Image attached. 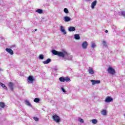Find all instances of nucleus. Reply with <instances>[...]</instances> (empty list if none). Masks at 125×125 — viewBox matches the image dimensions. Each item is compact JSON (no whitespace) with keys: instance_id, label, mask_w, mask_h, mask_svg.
<instances>
[{"instance_id":"f257e3e1","label":"nucleus","mask_w":125,"mask_h":125,"mask_svg":"<svg viewBox=\"0 0 125 125\" xmlns=\"http://www.w3.org/2000/svg\"><path fill=\"white\" fill-rule=\"evenodd\" d=\"M52 53H53L54 55H57L59 57L64 58L65 61H66V60L71 61V60L73 59V56L67 52V51L64 50L62 52H59L53 49L52 50Z\"/></svg>"},{"instance_id":"f03ea898","label":"nucleus","mask_w":125,"mask_h":125,"mask_svg":"<svg viewBox=\"0 0 125 125\" xmlns=\"http://www.w3.org/2000/svg\"><path fill=\"white\" fill-rule=\"evenodd\" d=\"M107 72L109 75H114L115 74H116V71L115 70V69L113 68L112 67H109L107 69Z\"/></svg>"},{"instance_id":"7ed1b4c3","label":"nucleus","mask_w":125,"mask_h":125,"mask_svg":"<svg viewBox=\"0 0 125 125\" xmlns=\"http://www.w3.org/2000/svg\"><path fill=\"white\" fill-rule=\"evenodd\" d=\"M52 119L56 123H60V122H61L60 117H59V116L57 114L53 115L52 116Z\"/></svg>"},{"instance_id":"20e7f679","label":"nucleus","mask_w":125,"mask_h":125,"mask_svg":"<svg viewBox=\"0 0 125 125\" xmlns=\"http://www.w3.org/2000/svg\"><path fill=\"white\" fill-rule=\"evenodd\" d=\"M87 45H88V43L86 41L83 42L82 44V46L83 49H86V48H87Z\"/></svg>"},{"instance_id":"39448f33","label":"nucleus","mask_w":125,"mask_h":125,"mask_svg":"<svg viewBox=\"0 0 125 125\" xmlns=\"http://www.w3.org/2000/svg\"><path fill=\"white\" fill-rule=\"evenodd\" d=\"M34 81H35V79L32 76H29L28 78V82L29 83H34Z\"/></svg>"},{"instance_id":"423d86ee","label":"nucleus","mask_w":125,"mask_h":125,"mask_svg":"<svg viewBox=\"0 0 125 125\" xmlns=\"http://www.w3.org/2000/svg\"><path fill=\"white\" fill-rule=\"evenodd\" d=\"M5 50L10 55H13V54H14V53L13 52V51L11 48H6L5 49Z\"/></svg>"},{"instance_id":"0eeeda50","label":"nucleus","mask_w":125,"mask_h":125,"mask_svg":"<svg viewBox=\"0 0 125 125\" xmlns=\"http://www.w3.org/2000/svg\"><path fill=\"white\" fill-rule=\"evenodd\" d=\"M104 101L106 103H110V102H112V101H113V98L110 97H107L105 98Z\"/></svg>"},{"instance_id":"6e6552de","label":"nucleus","mask_w":125,"mask_h":125,"mask_svg":"<svg viewBox=\"0 0 125 125\" xmlns=\"http://www.w3.org/2000/svg\"><path fill=\"white\" fill-rule=\"evenodd\" d=\"M91 83H92V84L93 85H94V84H96L97 83H100V80H90Z\"/></svg>"},{"instance_id":"1a4fd4ad","label":"nucleus","mask_w":125,"mask_h":125,"mask_svg":"<svg viewBox=\"0 0 125 125\" xmlns=\"http://www.w3.org/2000/svg\"><path fill=\"white\" fill-rule=\"evenodd\" d=\"M88 72L90 75H93L94 74V70L92 67H89Z\"/></svg>"},{"instance_id":"9d476101","label":"nucleus","mask_w":125,"mask_h":125,"mask_svg":"<svg viewBox=\"0 0 125 125\" xmlns=\"http://www.w3.org/2000/svg\"><path fill=\"white\" fill-rule=\"evenodd\" d=\"M63 20L64 22H69V21H71V18L68 16H65L63 18Z\"/></svg>"},{"instance_id":"9b49d317","label":"nucleus","mask_w":125,"mask_h":125,"mask_svg":"<svg viewBox=\"0 0 125 125\" xmlns=\"http://www.w3.org/2000/svg\"><path fill=\"white\" fill-rule=\"evenodd\" d=\"M14 85V84H13V83H12V82H10L9 83V84H8V86L9 87V88L10 89V90H11V91H13V86Z\"/></svg>"},{"instance_id":"f8f14e48","label":"nucleus","mask_w":125,"mask_h":125,"mask_svg":"<svg viewBox=\"0 0 125 125\" xmlns=\"http://www.w3.org/2000/svg\"><path fill=\"white\" fill-rule=\"evenodd\" d=\"M68 30L69 32H74L76 31V27L74 26H70L69 27H68Z\"/></svg>"},{"instance_id":"ddd939ff","label":"nucleus","mask_w":125,"mask_h":125,"mask_svg":"<svg viewBox=\"0 0 125 125\" xmlns=\"http://www.w3.org/2000/svg\"><path fill=\"white\" fill-rule=\"evenodd\" d=\"M97 3V0H94V1H93L92 2L91 5V7L92 9H93L94 8V7H95V5H96Z\"/></svg>"},{"instance_id":"4468645a","label":"nucleus","mask_w":125,"mask_h":125,"mask_svg":"<svg viewBox=\"0 0 125 125\" xmlns=\"http://www.w3.org/2000/svg\"><path fill=\"white\" fill-rule=\"evenodd\" d=\"M61 32H62V33H63L64 35H66V34H67L66 30H65V28L62 26H61Z\"/></svg>"},{"instance_id":"2eb2a0df","label":"nucleus","mask_w":125,"mask_h":125,"mask_svg":"<svg viewBox=\"0 0 125 125\" xmlns=\"http://www.w3.org/2000/svg\"><path fill=\"white\" fill-rule=\"evenodd\" d=\"M51 62V59H48L45 61L43 62V64H49V63H50Z\"/></svg>"},{"instance_id":"dca6fc26","label":"nucleus","mask_w":125,"mask_h":125,"mask_svg":"<svg viewBox=\"0 0 125 125\" xmlns=\"http://www.w3.org/2000/svg\"><path fill=\"white\" fill-rule=\"evenodd\" d=\"M101 113L103 116H106V115H107V111L105 109H102V111L101 112Z\"/></svg>"},{"instance_id":"f3484780","label":"nucleus","mask_w":125,"mask_h":125,"mask_svg":"<svg viewBox=\"0 0 125 125\" xmlns=\"http://www.w3.org/2000/svg\"><path fill=\"white\" fill-rule=\"evenodd\" d=\"M25 104L27 106H29V107H32V104H31V103H30V102H29V101L25 100Z\"/></svg>"},{"instance_id":"a211bd4d","label":"nucleus","mask_w":125,"mask_h":125,"mask_svg":"<svg viewBox=\"0 0 125 125\" xmlns=\"http://www.w3.org/2000/svg\"><path fill=\"white\" fill-rule=\"evenodd\" d=\"M74 39L75 40H80L81 39V37H80L79 34H75L74 35Z\"/></svg>"},{"instance_id":"6ab92c4d","label":"nucleus","mask_w":125,"mask_h":125,"mask_svg":"<svg viewBox=\"0 0 125 125\" xmlns=\"http://www.w3.org/2000/svg\"><path fill=\"white\" fill-rule=\"evenodd\" d=\"M37 13H39V14H42V12H43V11L42 9H38L36 11Z\"/></svg>"},{"instance_id":"aec40b11","label":"nucleus","mask_w":125,"mask_h":125,"mask_svg":"<svg viewBox=\"0 0 125 125\" xmlns=\"http://www.w3.org/2000/svg\"><path fill=\"white\" fill-rule=\"evenodd\" d=\"M60 81H61L62 83H64L65 82V77H60L59 78Z\"/></svg>"},{"instance_id":"412c9836","label":"nucleus","mask_w":125,"mask_h":125,"mask_svg":"<svg viewBox=\"0 0 125 125\" xmlns=\"http://www.w3.org/2000/svg\"><path fill=\"white\" fill-rule=\"evenodd\" d=\"M91 122L92 123V124H93L94 125H96V124H97V120L96 119H93L91 120Z\"/></svg>"},{"instance_id":"4be33fe9","label":"nucleus","mask_w":125,"mask_h":125,"mask_svg":"<svg viewBox=\"0 0 125 125\" xmlns=\"http://www.w3.org/2000/svg\"><path fill=\"white\" fill-rule=\"evenodd\" d=\"M95 47H96V44H95V43L92 42L91 46V48H95Z\"/></svg>"},{"instance_id":"5701e85b","label":"nucleus","mask_w":125,"mask_h":125,"mask_svg":"<svg viewBox=\"0 0 125 125\" xmlns=\"http://www.w3.org/2000/svg\"><path fill=\"white\" fill-rule=\"evenodd\" d=\"M39 59H40V60H42L43 59H44V57L43 56V55L42 54H41L39 55Z\"/></svg>"},{"instance_id":"b1692460","label":"nucleus","mask_w":125,"mask_h":125,"mask_svg":"<svg viewBox=\"0 0 125 125\" xmlns=\"http://www.w3.org/2000/svg\"><path fill=\"white\" fill-rule=\"evenodd\" d=\"M102 43L105 47H107V42H106L105 41H102Z\"/></svg>"},{"instance_id":"393cba45","label":"nucleus","mask_w":125,"mask_h":125,"mask_svg":"<svg viewBox=\"0 0 125 125\" xmlns=\"http://www.w3.org/2000/svg\"><path fill=\"white\" fill-rule=\"evenodd\" d=\"M34 102H35L36 103H39L40 102V99L36 98L34 100Z\"/></svg>"},{"instance_id":"a878e982","label":"nucleus","mask_w":125,"mask_h":125,"mask_svg":"<svg viewBox=\"0 0 125 125\" xmlns=\"http://www.w3.org/2000/svg\"><path fill=\"white\" fill-rule=\"evenodd\" d=\"M63 11L64 13H66V14H68V13H69V10L68 9H67V8H65L63 10Z\"/></svg>"},{"instance_id":"bb28decb","label":"nucleus","mask_w":125,"mask_h":125,"mask_svg":"<svg viewBox=\"0 0 125 125\" xmlns=\"http://www.w3.org/2000/svg\"><path fill=\"white\" fill-rule=\"evenodd\" d=\"M5 106V105L3 103H0V107H1V108H4Z\"/></svg>"},{"instance_id":"cd10ccee","label":"nucleus","mask_w":125,"mask_h":125,"mask_svg":"<svg viewBox=\"0 0 125 125\" xmlns=\"http://www.w3.org/2000/svg\"><path fill=\"white\" fill-rule=\"evenodd\" d=\"M78 121H79L80 123H81L82 124H83V123H84L83 119L82 118H79L78 119Z\"/></svg>"},{"instance_id":"c85d7f7f","label":"nucleus","mask_w":125,"mask_h":125,"mask_svg":"<svg viewBox=\"0 0 125 125\" xmlns=\"http://www.w3.org/2000/svg\"><path fill=\"white\" fill-rule=\"evenodd\" d=\"M53 71H55L56 72H57L58 71V68L56 66H55L53 68Z\"/></svg>"},{"instance_id":"c756f323","label":"nucleus","mask_w":125,"mask_h":125,"mask_svg":"<svg viewBox=\"0 0 125 125\" xmlns=\"http://www.w3.org/2000/svg\"><path fill=\"white\" fill-rule=\"evenodd\" d=\"M34 121H35V122H39V118L37 117H34L33 118Z\"/></svg>"},{"instance_id":"7c9ffc66","label":"nucleus","mask_w":125,"mask_h":125,"mask_svg":"<svg viewBox=\"0 0 125 125\" xmlns=\"http://www.w3.org/2000/svg\"><path fill=\"white\" fill-rule=\"evenodd\" d=\"M10 48H12V49H15V48H16V46L15 45H11Z\"/></svg>"},{"instance_id":"2f4dec72","label":"nucleus","mask_w":125,"mask_h":125,"mask_svg":"<svg viewBox=\"0 0 125 125\" xmlns=\"http://www.w3.org/2000/svg\"><path fill=\"white\" fill-rule=\"evenodd\" d=\"M70 78L69 77H65V82H69L70 81Z\"/></svg>"},{"instance_id":"473e14b6","label":"nucleus","mask_w":125,"mask_h":125,"mask_svg":"<svg viewBox=\"0 0 125 125\" xmlns=\"http://www.w3.org/2000/svg\"><path fill=\"white\" fill-rule=\"evenodd\" d=\"M121 15L123 16V17H125V11H122L121 12Z\"/></svg>"},{"instance_id":"72a5a7b5","label":"nucleus","mask_w":125,"mask_h":125,"mask_svg":"<svg viewBox=\"0 0 125 125\" xmlns=\"http://www.w3.org/2000/svg\"><path fill=\"white\" fill-rule=\"evenodd\" d=\"M61 90H62V92H64V93H66V90H65V89L63 87H61Z\"/></svg>"},{"instance_id":"f704fd0d","label":"nucleus","mask_w":125,"mask_h":125,"mask_svg":"<svg viewBox=\"0 0 125 125\" xmlns=\"http://www.w3.org/2000/svg\"><path fill=\"white\" fill-rule=\"evenodd\" d=\"M0 85L1 86H2V87H4V86H5V84H3V83H0Z\"/></svg>"},{"instance_id":"c9c22d12","label":"nucleus","mask_w":125,"mask_h":125,"mask_svg":"<svg viewBox=\"0 0 125 125\" xmlns=\"http://www.w3.org/2000/svg\"><path fill=\"white\" fill-rule=\"evenodd\" d=\"M4 89H5L6 90H7V87H6V86L5 85V86L3 87V88Z\"/></svg>"},{"instance_id":"e433bc0d","label":"nucleus","mask_w":125,"mask_h":125,"mask_svg":"<svg viewBox=\"0 0 125 125\" xmlns=\"http://www.w3.org/2000/svg\"><path fill=\"white\" fill-rule=\"evenodd\" d=\"M105 33H108V30H106L105 31Z\"/></svg>"},{"instance_id":"4c0bfd02","label":"nucleus","mask_w":125,"mask_h":125,"mask_svg":"<svg viewBox=\"0 0 125 125\" xmlns=\"http://www.w3.org/2000/svg\"><path fill=\"white\" fill-rule=\"evenodd\" d=\"M85 1H90V0H85Z\"/></svg>"},{"instance_id":"58836bf2","label":"nucleus","mask_w":125,"mask_h":125,"mask_svg":"<svg viewBox=\"0 0 125 125\" xmlns=\"http://www.w3.org/2000/svg\"><path fill=\"white\" fill-rule=\"evenodd\" d=\"M35 32H37V31H38V29H35Z\"/></svg>"},{"instance_id":"ea45409f","label":"nucleus","mask_w":125,"mask_h":125,"mask_svg":"<svg viewBox=\"0 0 125 125\" xmlns=\"http://www.w3.org/2000/svg\"><path fill=\"white\" fill-rule=\"evenodd\" d=\"M0 71H1V69H0Z\"/></svg>"}]
</instances>
